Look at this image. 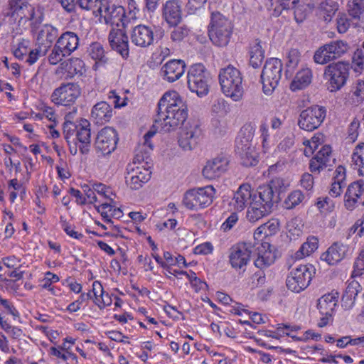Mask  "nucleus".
<instances>
[{
    "label": "nucleus",
    "mask_w": 364,
    "mask_h": 364,
    "mask_svg": "<svg viewBox=\"0 0 364 364\" xmlns=\"http://www.w3.org/2000/svg\"><path fill=\"white\" fill-rule=\"evenodd\" d=\"M319 0H302L301 4L295 8L294 17L297 22H302L313 9L318 4Z\"/></svg>",
    "instance_id": "obj_40"
},
{
    "label": "nucleus",
    "mask_w": 364,
    "mask_h": 364,
    "mask_svg": "<svg viewBox=\"0 0 364 364\" xmlns=\"http://www.w3.org/2000/svg\"><path fill=\"white\" fill-rule=\"evenodd\" d=\"M0 304L3 307V310L6 315L14 317L18 316V311L14 308L11 302L7 299H0Z\"/></svg>",
    "instance_id": "obj_60"
},
{
    "label": "nucleus",
    "mask_w": 364,
    "mask_h": 364,
    "mask_svg": "<svg viewBox=\"0 0 364 364\" xmlns=\"http://www.w3.org/2000/svg\"><path fill=\"white\" fill-rule=\"evenodd\" d=\"M2 14L5 18H9L10 23L17 21L21 23L23 20L30 21L31 24L39 23L35 19V9L28 4V0H9Z\"/></svg>",
    "instance_id": "obj_7"
},
{
    "label": "nucleus",
    "mask_w": 364,
    "mask_h": 364,
    "mask_svg": "<svg viewBox=\"0 0 364 364\" xmlns=\"http://www.w3.org/2000/svg\"><path fill=\"white\" fill-rule=\"evenodd\" d=\"M90 55L95 60L96 63H105L107 61V58L105 54L103 46L97 42L93 43L90 46Z\"/></svg>",
    "instance_id": "obj_43"
},
{
    "label": "nucleus",
    "mask_w": 364,
    "mask_h": 364,
    "mask_svg": "<svg viewBox=\"0 0 364 364\" xmlns=\"http://www.w3.org/2000/svg\"><path fill=\"white\" fill-rule=\"evenodd\" d=\"M350 255L348 245L340 242H333L326 252L321 254V259L329 265H335Z\"/></svg>",
    "instance_id": "obj_20"
},
{
    "label": "nucleus",
    "mask_w": 364,
    "mask_h": 364,
    "mask_svg": "<svg viewBox=\"0 0 364 364\" xmlns=\"http://www.w3.org/2000/svg\"><path fill=\"white\" fill-rule=\"evenodd\" d=\"M75 139L80 152L83 155L87 154L91 147V131L90 124L87 119H82L78 124Z\"/></svg>",
    "instance_id": "obj_24"
},
{
    "label": "nucleus",
    "mask_w": 364,
    "mask_h": 364,
    "mask_svg": "<svg viewBox=\"0 0 364 364\" xmlns=\"http://www.w3.org/2000/svg\"><path fill=\"white\" fill-rule=\"evenodd\" d=\"M338 299V293L332 291L324 294L318 300V309L320 314L324 316L322 318H328L336 316Z\"/></svg>",
    "instance_id": "obj_27"
},
{
    "label": "nucleus",
    "mask_w": 364,
    "mask_h": 364,
    "mask_svg": "<svg viewBox=\"0 0 364 364\" xmlns=\"http://www.w3.org/2000/svg\"><path fill=\"white\" fill-rule=\"evenodd\" d=\"M316 206L321 213H325L331 211L333 204L329 198L326 197L323 199L319 198L316 203Z\"/></svg>",
    "instance_id": "obj_61"
},
{
    "label": "nucleus",
    "mask_w": 364,
    "mask_h": 364,
    "mask_svg": "<svg viewBox=\"0 0 364 364\" xmlns=\"http://www.w3.org/2000/svg\"><path fill=\"white\" fill-rule=\"evenodd\" d=\"M229 161L225 157H216L208 161L203 168V175L205 178L213 180L220 177L228 168Z\"/></svg>",
    "instance_id": "obj_26"
},
{
    "label": "nucleus",
    "mask_w": 364,
    "mask_h": 364,
    "mask_svg": "<svg viewBox=\"0 0 364 364\" xmlns=\"http://www.w3.org/2000/svg\"><path fill=\"white\" fill-rule=\"evenodd\" d=\"M215 193L213 186L190 189L184 193L182 203L187 209L198 211L212 204Z\"/></svg>",
    "instance_id": "obj_6"
},
{
    "label": "nucleus",
    "mask_w": 364,
    "mask_h": 364,
    "mask_svg": "<svg viewBox=\"0 0 364 364\" xmlns=\"http://www.w3.org/2000/svg\"><path fill=\"white\" fill-rule=\"evenodd\" d=\"M60 3L68 13L75 12L77 6H79L83 10H92L95 16L99 14L106 24L117 28L126 26L124 8L109 0H60Z\"/></svg>",
    "instance_id": "obj_2"
},
{
    "label": "nucleus",
    "mask_w": 364,
    "mask_h": 364,
    "mask_svg": "<svg viewBox=\"0 0 364 364\" xmlns=\"http://www.w3.org/2000/svg\"><path fill=\"white\" fill-rule=\"evenodd\" d=\"M353 100L355 103L358 104L364 101V81H357L353 88Z\"/></svg>",
    "instance_id": "obj_54"
},
{
    "label": "nucleus",
    "mask_w": 364,
    "mask_h": 364,
    "mask_svg": "<svg viewBox=\"0 0 364 364\" xmlns=\"http://www.w3.org/2000/svg\"><path fill=\"white\" fill-rule=\"evenodd\" d=\"M353 65L355 66V72H360L364 65V53L362 50L358 49L352 58Z\"/></svg>",
    "instance_id": "obj_56"
},
{
    "label": "nucleus",
    "mask_w": 364,
    "mask_h": 364,
    "mask_svg": "<svg viewBox=\"0 0 364 364\" xmlns=\"http://www.w3.org/2000/svg\"><path fill=\"white\" fill-rule=\"evenodd\" d=\"M109 43L113 50L120 54L122 58H127L129 56L128 37L124 31L119 28H112L110 31Z\"/></svg>",
    "instance_id": "obj_22"
},
{
    "label": "nucleus",
    "mask_w": 364,
    "mask_h": 364,
    "mask_svg": "<svg viewBox=\"0 0 364 364\" xmlns=\"http://www.w3.org/2000/svg\"><path fill=\"white\" fill-rule=\"evenodd\" d=\"M118 141L117 131L112 127H105L98 132L95 139L94 149L100 156H108L116 149Z\"/></svg>",
    "instance_id": "obj_13"
},
{
    "label": "nucleus",
    "mask_w": 364,
    "mask_h": 364,
    "mask_svg": "<svg viewBox=\"0 0 364 364\" xmlns=\"http://www.w3.org/2000/svg\"><path fill=\"white\" fill-rule=\"evenodd\" d=\"M351 159L359 174L364 176V144H360L355 146Z\"/></svg>",
    "instance_id": "obj_42"
},
{
    "label": "nucleus",
    "mask_w": 364,
    "mask_h": 364,
    "mask_svg": "<svg viewBox=\"0 0 364 364\" xmlns=\"http://www.w3.org/2000/svg\"><path fill=\"white\" fill-rule=\"evenodd\" d=\"M348 11L353 24L364 31V0H351L348 4Z\"/></svg>",
    "instance_id": "obj_32"
},
{
    "label": "nucleus",
    "mask_w": 364,
    "mask_h": 364,
    "mask_svg": "<svg viewBox=\"0 0 364 364\" xmlns=\"http://www.w3.org/2000/svg\"><path fill=\"white\" fill-rule=\"evenodd\" d=\"M78 128V125L75 124L71 122H65L63 124V132L64 135V138L68 142V144L70 143V138L75 135L77 132V129Z\"/></svg>",
    "instance_id": "obj_55"
},
{
    "label": "nucleus",
    "mask_w": 364,
    "mask_h": 364,
    "mask_svg": "<svg viewBox=\"0 0 364 364\" xmlns=\"http://www.w3.org/2000/svg\"><path fill=\"white\" fill-rule=\"evenodd\" d=\"M364 182L358 181L350 183L345 194V205L352 210L355 204L364 205Z\"/></svg>",
    "instance_id": "obj_23"
},
{
    "label": "nucleus",
    "mask_w": 364,
    "mask_h": 364,
    "mask_svg": "<svg viewBox=\"0 0 364 364\" xmlns=\"http://www.w3.org/2000/svg\"><path fill=\"white\" fill-rule=\"evenodd\" d=\"M80 95L81 89L77 83L68 82L54 90L51 100L55 105L68 106L73 104Z\"/></svg>",
    "instance_id": "obj_15"
},
{
    "label": "nucleus",
    "mask_w": 364,
    "mask_h": 364,
    "mask_svg": "<svg viewBox=\"0 0 364 364\" xmlns=\"http://www.w3.org/2000/svg\"><path fill=\"white\" fill-rule=\"evenodd\" d=\"M254 252L250 243H238L230 250L229 260L232 268L241 269L246 266Z\"/></svg>",
    "instance_id": "obj_18"
},
{
    "label": "nucleus",
    "mask_w": 364,
    "mask_h": 364,
    "mask_svg": "<svg viewBox=\"0 0 364 364\" xmlns=\"http://www.w3.org/2000/svg\"><path fill=\"white\" fill-rule=\"evenodd\" d=\"M282 63L278 58H269L266 60L261 74L263 91L270 95L277 87L282 77Z\"/></svg>",
    "instance_id": "obj_10"
},
{
    "label": "nucleus",
    "mask_w": 364,
    "mask_h": 364,
    "mask_svg": "<svg viewBox=\"0 0 364 364\" xmlns=\"http://www.w3.org/2000/svg\"><path fill=\"white\" fill-rule=\"evenodd\" d=\"M326 110L323 107L315 105L303 110L299 118V127L308 132L318 129L326 117Z\"/></svg>",
    "instance_id": "obj_14"
},
{
    "label": "nucleus",
    "mask_w": 364,
    "mask_h": 364,
    "mask_svg": "<svg viewBox=\"0 0 364 364\" xmlns=\"http://www.w3.org/2000/svg\"><path fill=\"white\" fill-rule=\"evenodd\" d=\"M314 273V266L299 265L292 269L288 275L286 281L287 288L294 292H300L310 284Z\"/></svg>",
    "instance_id": "obj_12"
},
{
    "label": "nucleus",
    "mask_w": 364,
    "mask_h": 364,
    "mask_svg": "<svg viewBox=\"0 0 364 364\" xmlns=\"http://www.w3.org/2000/svg\"><path fill=\"white\" fill-rule=\"evenodd\" d=\"M264 230L267 231V235H272L277 232L279 228V223L275 219H272L262 225Z\"/></svg>",
    "instance_id": "obj_64"
},
{
    "label": "nucleus",
    "mask_w": 364,
    "mask_h": 364,
    "mask_svg": "<svg viewBox=\"0 0 364 364\" xmlns=\"http://www.w3.org/2000/svg\"><path fill=\"white\" fill-rule=\"evenodd\" d=\"M363 219H358L355 223L349 228L347 235V239L353 237V240L358 242V240L362 237L364 235Z\"/></svg>",
    "instance_id": "obj_48"
},
{
    "label": "nucleus",
    "mask_w": 364,
    "mask_h": 364,
    "mask_svg": "<svg viewBox=\"0 0 364 364\" xmlns=\"http://www.w3.org/2000/svg\"><path fill=\"white\" fill-rule=\"evenodd\" d=\"M61 46L56 42L53 48L51 53L48 55V61L51 65H56L60 63L65 57L69 56L67 53H64Z\"/></svg>",
    "instance_id": "obj_50"
},
{
    "label": "nucleus",
    "mask_w": 364,
    "mask_h": 364,
    "mask_svg": "<svg viewBox=\"0 0 364 364\" xmlns=\"http://www.w3.org/2000/svg\"><path fill=\"white\" fill-rule=\"evenodd\" d=\"M270 245L268 242H262L254 250L257 251V257L255 260V265L263 269L272 265L275 261V255L270 249Z\"/></svg>",
    "instance_id": "obj_29"
},
{
    "label": "nucleus",
    "mask_w": 364,
    "mask_h": 364,
    "mask_svg": "<svg viewBox=\"0 0 364 364\" xmlns=\"http://www.w3.org/2000/svg\"><path fill=\"white\" fill-rule=\"evenodd\" d=\"M98 211L101 213L102 216L109 223H112L111 219L109 218L110 215L119 218L122 214L119 208H113V206L107 203H102L98 208Z\"/></svg>",
    "instance_id": "obj_45"
},
{
    "label": "nucleus",
    "mask_w": 364,
    "mask_h": 364,
    "mask_svg": "<svg viewBox=\"0 0 364 364\" xmlns=\"http://www.w3.org/2000/svg\"><path fill=\"white\" fill-rule=\"evenodd\" d=\"M250 65L254 68H259L264 58V50L262 47L261 41L256 39L250 46Z\"/></svg>",
    "instance_id": "obj_38"
},
{
    "label": "nucleus",
    "mask_w": 364,
    "mask_h": 364,
    "mask_svg": "<svg viewBox=\"0 0 364 364\" xmlns=\"http://www.w3.org/2000/svg\"><path fill=\"white\" fill-rule=\"evenodd\" d=\"M257 194V192L252 195L251 191V186L248 183L242 184L238 190L235 193L232 199L233 205L235 210H242L250 202V207L252 202L254 196Z\"/></svg>",
    "instance_id": "obj_30"
},
{
    "label": "nucleus",
    "mask_w": 364,
    "mask_h": 364,
    "mask_svg": "<svg viewBox=\"0 0 364 364\" xmlns=\"http://www.w3.org/2000/svg\"><path fill=\"white\" fill-rule=\"evenodd\" d=\"M299 329H300V327L296 325L279 323L272 336L278 338L279 336L291 335V333H292L294 331H296Z\"/></svg>",
    "instance_id": "obj_49"
},
{
    "label": "nucleus",
    "mask_w": 364,
    "mask_h": 364,
    "mask_svg": "<svg viewBox=\"0 0 364 364\" xmlns=\"http://www.w3.org/2000/svg\"><path fill=\"white\" fill-rule=\"evenodd\" d=\"M208 0H188L186 9L188 13L194 14L198 9H201Z\"/></svg>",
    "instance_id": "obj_62"
},
{
    "label": "nucleus",
    "mask_w": 364,
    "mask_h": 364,
    "mask_svg": "<svg viewBox=\"0 0 364 364\" xmlns=\"http://www.w3.org/2000/svg\"><path fill=\"white\" fill-rule=\"evenodd\" d=\"M314 158L319 161L326 167L331 166V161H334V159H332L331 147L327 145L322 146Z\"/></svg>",
    "instance_id": "obj_47"
},
{
    "label": "nucleus",
    "mask_w": 364,
    "mask_h": 364,
    "mask_svg": "<svg viewBox=\"0 0 364 364\" xmlns=\"http://www.w3.org/2000/svg\"><path fill=\"white\" fill-rule=\"evenodd\" d=\"M162 16L170 26H177L182 19L181 5L176 0L166 1L163 7Z\"/></svg>",
    "instance_id": "obj_28"
},
{
    "label": "nucleus",
    "mask_w": 364,
    "mask_h": 364,
    "mask_svg": "<svg viewBox=\"0 0 364 364\" xmlns=\"http://www.w3.org/2000/svg\"><path fill=\"white\" fill-rule=\"evenodd\" d=\"M151 173L135 162L128 164L124 173L126 185L132 190H139L151 178Z\"/></svg>",
    "instance_id": "obj_16"
},
{
    "label": "nucleus",
    "mask_w": 364,
    "mask_h": 364,
    "mask_svg": "<svg viewBox=\"0 0 364 364\" xmlns=\"http://www.w3.org/2000/svg\"><path fill=\"white\" fill-rule=\"evenodd\" d=\"M233 25L220 12H213L208 26V36L211 42L216 46H226L231 38Z\"/></svg>",
    "instance_id": "obj_5"
},
{
    "label": "nucleus",
    "mask_w": 364,
    "mask_h": 364,
    "mask_svg": "<svg viewBox=\"0 0 364 364\" xmlns=\"http://www.w3.org/2000/svg\"><path fill=\"white\" fill-rule=\"evenodd\" d=\"M58 36V31L50 25H44L39 31L37 41L41 46H48V49Z\"/></svg>",
    "instance_id": "obj_37"
},
{
    "label": "nucleus",
    "mask_w": 364,
    "mask_h": 364,
    "mask_svg": "<svg viewBox=\"0 0 364 364\" xmlns=\"http://www.w3.org/2000/svg\"><path fill=\"white\" fill-rule=\"evenodd\" d=\"M91 116L97 124L109 122L112 117V109L106 102H97L92 109Z\"/></svg>",
    "instance_id": "obj_33"
},
{
    "label": "nucleus",
    "mask_w": 364,
    "mask_h": 364,
    "mask_svg": "<svg viewBox=\"0 0 364 364\" xmlns=\"http://www.w3.org/2000/svg\"><path fill=\"white\" fill-rule=\"evenodd\" d=\"M364 274V247L355 259L352 272V278L360 277Z\"/></svg>",
    "instance_id": "obj_52"
},
{
    "label": "nucleus",
    "mask_w": 364,
    "mask_h": 364,
    "mask_svg": "<svg viewBox=\"0 0 364 364\" xmlns=\"http://www.w3.org/2000/svg\"><path fill=\"white\" fill-rule=\"evenodd\" d=\"M57 43L64 50V53L70 55L79 46V38L77 34L71 31L63 33L57 40Z\"/></svg>",
    "instance_id": "obj_34"
},
{
    "label": "nucleus",
    "mask_w": 364,
    "mask_h": 364,
    "mask_svg": "<svg viewBox=\"0 0 364 364\" xmlns=\"http://www.w3.org/2000/svg\"><path fill=\"white\" fill-rule=\"evenodd\" d=\"M174 27L171 33V39L174 42H180L188 36L189 31L186 26Z\"/></svg>",
    "instance_id": "obj_53"
},
{
    "label": "nucleus",
    "mask_w": 364,
    "mask_h": 364,
    "mask_svg": "<svg viewBox=\"0 0 364 364\" xmlns=\"http://www.w3.org/2000/svg\"><path fill=\"white\" fill-rule=\"evenodd\" d=\"M349 49V46L346 41L342 40L332 41L320 46L314 53V61L316 64L325 65L328 63L335 60L344 54Z\"/></svg>",
    "instance_id": "obj_8"
},
{
    "label": "nucleus",
    "mask_w": 364,
    "mask_h": 364,
    "mask_svg": "<svg viewBox=\"0 0 364 364\" xmlns=\"http://www.w3.org/2000/svg\"><path fill=\"white\" fill-rule=\"evenodd\" d=\"M304 199V195L300 190H296L290 193L284 200V207L287 209H292L300 204Z\"/></svg>",
    "instance_id": "obj_46"
},
{
    "label": "nucleus",
    "mask_w": 364,
    "mask_h": 364,
    "mask_svg": "<svg viewBox=\"0 0 364 364\" xmlns=\"http://www.w3.org/2000/svg\"><path fill=\"white\" fill-rule=\"evenodd\" d=\"M48 51V46H39L38 48L28 50V56L26 58V62L29 65L34 64L40 56H43Z\"/></svg>",
    "instance_id": "obj_51"
},
{
    "label": "nucleus",
    "mask_w": 364,
    "mask_h": 364,
    "mask_svg": "<svg viewBox=\"0 0 364 364\" xmlns=\"http://www.w3.org/2000/svg\"><path fill=\"white\" fill-rule=\"evenodd\" d=\"M301 186L306 191H311L314 187V178L311 174L305 173L300 180Z\"/></svg>",
    "instance_id": "obj_63"
},
{
    "label": "nucleus",
    "mask_w": 364,
    "mask_h": 364,
    "mask_svg": "<svg viewBox=\"0 0 364 364\" xmlns=\"http://www.w3.org/2000/svg\"><path fill=\"white\" fill-rule=\"evenodd\" d=\"M238 221V215L236 213H231L222 224L220 229L224 232L230 230Z\"/></svg>",
    "instance_id": "obj_58"
},
{
    "label": "nucleus",
    "mask_w": 364,
    "mask_h": 364,
    "mask_svg": "<svg viewBox=\"0 0 364 364\" xmlns=\"http://www.w3.org/2000/svg\"><path fill=\"white\" fill-rule=\"evenodd\" d=\"M131 42L141 48H147L152 45L154 34L152 27L139 24L134 26L130 33Z\"/></svg>",
    "instance_id": "obj_21"
},
{
    "label": "nucleus",
    "mask_w": 364,
    "mask_h": 364,
    "mask_svg": "<svg viewBox=\"0 0 364 364\" xmlns=\"http://www.w3.org/2000/svg\"><path fill=\"white\" fill-rule=\"evenodd\" d=\"M312 70L309 68L301 69L295 75L291 83L290 88L292 91L302 90L309 86L312 81Z\"/></svg>",
    "instance_id": "obj_35"
},
{
    "label": "nucleus",
    "mask_w": 364,
    "mask_h": 364,
    "mask_svg": "<svg viewBox=\"0 0 364 364\" xmlns=\"http://www.w3.org/2000/svg\"><path fill=\"white\" fill-rule=\"evenodd\" d=\"M287 66L289 68H295L300 59V53L297 49H291L287 54Z\"/></svg>",
    "instance_id": "obj_59"
},
{
    "label": "nucleus",
    "mask_w": 364,
    "mask_h": 364,
    "mask_svg": "<svg viewBox=\"0 0 364 364\" xmlns=\"http://www.w3.org/2000/svg\"><path fill=\"white\" fill-rule=\"evenodd\" d=\"M237 154L241 159V163L245 166H254L258 163V154L247 138L236 141Z\"/></svg>",
    "instance_id": "obj_19"
},
{
    "label": "nucleus",
    "mask_w": 364,
    "mask_h": 364,
    "mask_svg": "<svg viewBox=\"0 0 364 364\" xmlns=\"http://www.w3.org/2000/svg\"><path fill=\"white\" fill-rule=\"evenodd\" d=\"M222 92L234 101L240 100L244 92L242 76L240 71L229 65L221 68L218 75Z\"/></svg>",
    "instance_id": "obj_4"
},
{
    "label": "nucleus",
    "mask_w": 364,
    "mask_h": 364,
    "mask_svg": "<svg viewBox=\"0 0 364 364\" xmlns=\"http://www.w3.org/2000/svg\"><path fill=\"white\" fill-rule=\"evenodd\" d=\"M230 311L236 316H249L250 318L255 316H261V314L257 311H251L249 309L244 308L242 304H237V306H232Z\"/></svg>",
    "instance_id": "obj_57"
},
{
    "label": "nucleus",
    "mask_w": 364,
    "mask_h": 364,
    "mask_svg": "<svg viewBox=\"0 0 364 364\" xmlns=\"http://www.w3.org/2000/svg\"><path fill=\"white\" fill-rule=\"evenodd\" d=\"M346 287L342 296V306L346 309H350L355 304L358 294L361 292L363 288L360 282L352 278L346 282Z\"/></svg>",
    "instance_id": "obj_31"
},
{
    "label": "nucleus",
    "mask_w": 364,
    "mask_h": 364,
    "mask_svg": "<svg viewBox=\"0 0 364 364\" xmlns=\"http://www.w3.org/2000/svg\"><path fill=\"white\" fill-rule=\"evenodd\" d=\"M188 117V109L176 91L166 92L158 102L156 114L151 129L144 138L151 139L158 130L169 132L183 124Z\"/></svg>",
    "instance_id": "obj_1"
},
{
    "label": "nucleus",
    "mask_w": 364,
    "mask_h": 364,
    "mask_svg": "<svg viewBox=\"0 0 364 364\" xmlns=\"http://www.w3.org/2000/svg\"><path fill=\"white\" fill-rule=\"evenodd\" d=\"M210 75L204 65L198 63L191 67L188 73V87L198 97H203L209 92Z\"/></svg>",
    "instance_id": "obj_9"
},
{
    "label": "nucleus",
    "mask_w": 364,
    "mask_h": 364,
    "mask_svg": "<svg viewBox=\"0 0 364 364\" xmlns=\"http://www.w3.org/2000/svg\"><path fill=\"white\" fill-rule=\"evenodd\" d=\"M186 64L181 60H171L161 69V75L168 82H173L178 80L184 73Z\"/></svg>",
    "instance_id": "obj_25"
},
{
    "label": "nucleus",
    "mask_w": 364,
    "mask_h": 364,
    "mask_svg": "<svg viewBox=\"0 0 364 364\" xmlns=\"http://www.w3.org/2000/svg\"><path fill=\"white\" fill-rule=\"evenodd\" d=\"M349 64L343 61L331 63L325 68L323 77L329 83L331 92L337 91L344 86L349 75Z\"/></svg>",
    "instance_id": "obj_11"
},
{
    "label": "nucleus",
    "mask_w": 364,
    "mask_h": 364,
    "mask_svg": "<svg viewBox=\"0 0 364 364\" xmlns=\"http://www.w3.org/2000/svg\"><path fill=\"white\" fill-rule=\"evenodd\" d=\"M66 67L70 77L77 74L82 75L85 71L84 62L78 58L70 59L69 63L66 64Z\"/></svg>",
    "instance_id": "obj_44"
},
{
    "label": "nucleus",
    "mask_w": 364,
    "mask_h": 364,
    "mask_svg": "<svg viewBox=\"0 0 364 364\" xmlns=\"http://www.w3.org/2000/svg\"><path fill=\"white\" fill-rule=\"evenodd\" d=\"M346 186V169L343 166H339L335 171L333 182L331 184L329 194L333 197L341 196Z\"/></svg>",
    "instance_id": "obj_36"
},
{
    "label": "nucleus",
    "mask_w": 364,
    "mask_h": 364,
    "mask_svg": "<svg viewBox=\"0 0 364 364\" xmlns=\"http://www.w3.org/2000/svg\"><path fill=\"white\" fill-rule=\"evenodd\" d=\"M202 130L197 122H188L183 127L178 137V145L184 151H191L198 145Z\"/></svg>",
    "instance_id": "obj_17"
},
{
    "label": "nucleus",
    "mask_w": 364,
    "mask_h": 364,
    "mask_svg": "<svg viewBox=\"0 0 364 364\" xmlns=\"http://www.w3.org/2000/svg\"><path fill=\"white\" fill-rule=\"evenodd\" d=\"M338 10V4L334 0H324L318 6V16L329 22Z\"/></svg>",
    "instance_id": "obj_39"
},
{
    "label": "nucleus",
    "mask_w": 364,
    "mask_h": 364,
    "mask_svg": "<svg viewBox=\"0 0 364 364\" xmlns=\"http://www.w3.org/2000/svg\"><path fill=\"white\" fill-rule=\"evenodd\" d=\"M318 240L317 237L314 236L308 237L306 241L301 245L299 250L295 253L296 259H300L310 255L318 249Z\"/></svg>",
    "instance_id": "obj_41"
},
{
    "label": "nucleus",
    "mask_w": 364,
    "mask_h": 364,
    "mask_svg": "<svg viewBox=\"0 0 364 364\" xmlns=\"http://www.w3.org/2000/svg\"><path fill=\"white\" fill-rule=\"evenodd\" d=\"M289 184L282 178H273L269 184L259 186L248 208L247 218L251 223L269 215L275 203L280 200V193L284 192Z\"/></svg>",
    "instance_id": "obj_3"
}]
</instances>
